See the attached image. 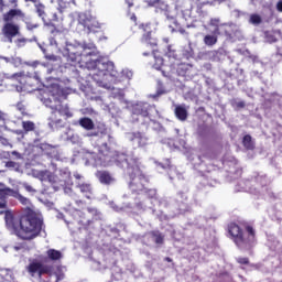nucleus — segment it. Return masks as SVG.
<instances>
[{
    "instance_id": "5fc2aeb1",
    "label": "nucleus",
    "mask_w": 282,
    "mask_h": 282,
    "mask_svg": "<svg viewBox=\"0 0 282 282\" xmlns=\"http://www.w3.org/2000/svg\"><path fill=\"white\" fill-rule=\"evenodd\" d=\"M76 180H80V175H75Z\"/></svg>"
},
{
    "instance_id": "b1692460",
    "label": "nucleus",
    "mask_w": 282,
    "mask_h": 282,
    "mask_svg": "<svg viewBox=\"0 0 282 282\" xmlns=\"http://www.w3.org/2000/svg\"><path fill=\"white\" fill-rule=\"evenodd\" d=\"M35 12L40 19H45L46 13H45V4H43L40 0H35L33 2Z\"/></svg>"
},
{
    "instance_id": "4d7b16f0",
    "label": "nucleus",
    "mask_w": 282,
    "mask_h": 282,
    "mask_svg": "<svg viewBox=\"0 0 282 282\" xmlns=\"http://www.w3.org/2000/svg\"><path fill=\"white\" fill-rule=\"evenodd\" d=\"M143 56H149V53H143Z\"/></svg>"
},
{
    "instance_id": "09e8293b",
    "label": "nucleus",
    "mask_w": 282,
    "mask_h": 282,
    "mask_svg": "<svg viewBox=\"0 0 282 282\" xmlns=\"http://www.w3.org/2000/svg\"><path fill=\"white\" fill-rule=\"evenodd\" d=\"M96 135H98V132H94V133L88 134L89 138H93V137H96Z\"/></svg>"
},
{
    "instance_id": "6ab92c4d",
    "label": "nucleus",
    "mask_w": 282,
    "mask_h": 282,
    "mask_svg": "<svg viewBox=\"0 0 282 282\" xmlns=\"http://www.w3.org/2000/svg\"><path fill=\"white\" fill-rule=\"evenodd\" d=\"M19 8V0H0V12Z\"/></svg>"
},
{
    "instance_id": "f257e3e1",
    "label": "nucleus",
    "mask_w": 282,
    "mask_h": 282,
    "mask_svg": "<svg viewBox=\"0 0 282 282\" xmlns=\"http://www.w3.org/2000/svg\"><path fill=\"white\" fill-rule=\"evenodd\" d=\"M12 197V188H0V215H4V224L10 235L19 238L20 241H34L41 237L43 219L36 213H26L19 217L8 207V198Z\"/></svg>"
},
{
    "instance_id": "3c124183",
    "label": "nucleus",
    "mask_w": 282,
    "mask_h": 282,
    "mask_svg": "<svg viewBox=\"0 0 282 282\" xmlns=\"http://www.w3.org/2000/svg\"><path fill=\"white\" fill-rule=\"evenodd\" d=\"M25 1V3H34V1H36V0H24Z\"/></svg>"
},
{
    "instance_id": "de8ad7c7",
    "label": "nucleus",
    "mask_w": 282,
    "mask_h": 282,
    "mask_svg": "<svg viewBox=\"0 0 282 282\" xmlns=\"http://www.w3.org/2000/svg\"><path fill=\"white\" fill-rule=\"evenodd\" d=\"M53 21H58V15L56 13L53 14Z\"/></svg>"
},
{
    "instance_id": "20e7f679",
    "label": "nucleus",
    "mask_w": 282,
    "mask_h": 282,
    "mask_svg": "<svg viewBox=\"0 0 282 282\" xmlns=\"http://www.w3.org/2000/svg\"><path fill=\"white\" fill-rule=\"evenodd\" d=\"M45 107L51 109V116L48 117V127L52 131H58L63 129L65 123L61 117L65 116L66 119L74 118V112L69 109V105L64 104L59 97L52 95L44 100Z\"/></svg>"
},
{
    "instance_id": "4c0bfd02",
    "label": "nucleus",
    "mask_w": 282,
    "mask_h": 282,
    "mask_svg": "<svg viewBox=\"0 0 282 282\" xmlns=\"http://www.w3.org/2000/svg\"><path fill=\"white\" fill-rule=\"evenodd\" d=\"M165 56H167V58H177V53L171 47V45H169Z\"/></svg>"
},
{
    "instance_id": "a211bd4d",
    "label": "nucleus",
    "mask_w": 282,
    "mask_h": 282,
    "mask_svg": "<svg viewBox=\"0 0 282 282\" xmlns=\"http://www.w3.org/2000/svg\"><path fill=\"white\" fill-rule=\"evenodd\" d=\"M210 25H214V34H225V36H230V32H228V26L221 25L219 26V19H212Z\"/></svg>"
},
{
    "instance_id": "6e6d98bb",
    "label": "nucleus",
    "mask_w": 282,
    "mask_h": 282,
    "mask_svg": "<svg viewBox=\"0 0 282 282\" xmlns=\"http://www.w3.org/2000/svg\"><path fill=\"white\" fill-rule=\"evenodd\" d=\"M76 204H83V200H76Z\"/></svg>"
},
{
    "instance_id": "0eeeda50",
    "label": "nucleus",
    "mask_w": 282,
    "mask_h": 282,
    "mask_svg": "<svg viewBox=\"0 0 282 282\" xmlns=\"http://www.w3.org/2000/svg\"><path fill=\"white\" fill-rule=\"evenodd\" d=\"M86 67H88V69H97V73L93 75V79L97 85H102L105 76L113 70V63L102 62L100 59H88Z\"/></svg>"
},
{
    "instance_id": "f3484780",
    "label": "nucleus",
    "mask_w": 282,
    "mask_h": 282,
    "mask_svg": "<svg viewBox=\"0 0 282 282\" xmlns=\"http://www.w3.org/2000/svg\"><path fill=\"white\" fill-rule=\"evenodd\" d=\"M149 109H151V106L147 102L137 104L133 113L134 116H142V118H149Z\"/></svg>"
},
{
    "instance_id": "37998d69",
    "label": "nucleus",
    "mask_w": 282,
    "mask_h": 282,
    "mask_svg": "<svg viewBox=\"0 0 282 282\" xmlns=\"http://www.w3.org/2000/svg\"><path fill=\"white\" fill-rule=\"evenodd\" d=\"M276 9H278L279 12H282V1H279L276 3Z\"/></svg>"
},
{
    "instance_id": "7ed1b4c3",
    "label": "nucleus",
    "mask_w": 282,
    "mask_h": 282,
    "mask_svg": "<svg viewBox=\"0 0 282 282\" xmlns=\"http://www.w3.org/2000/svg\"><path fill=\"white\" fill-rule=\"evenodd\" d=\"M28 21V13L21 8L7 9L2 12V26L0 36L4 43H14L17 36H21V22Z\"/></svg>"
},
{
    "instance_id": "c03bdc74",
    "label": "nucleus",
    "mask_w": 282,
    "mask_h": 282,
    "mask_svg": "<svg viewBox=\"0 0 282 282\" xmlns=\"http://www.w3.org/2000/svg\"><path fill=\"white\" fill-rule=\"evenodd\" d=\"M12 155H15V158H18V160H21V153L13 151Z\"/></svg>"
},
{
    "instance_id": "f03ea898",
    "label": "nucleus",
    "mask_w": 282,
    "mask_h": 282,
    "mask_svg": "<svg viewBox=\"0 0 282 282\" xmlns=\"http://www.w3.org/2000/svg\"><path fill=\"white\" fill-rule=\"evenodd\" d=\"M112 160L116 166L123 169L127 175H129L131 180L129 187L132 193H143L147 191L149 177H147L140 169V159L133 156L132 154L118 152L113 155Z\"/></svg>"
},
{
    "instance_id": "393cba45",
    "label": "nucleus",
    "mask_w": 282,
    "mask_h": 282,
    "mask_svg": "<svg viewBox=\"0 0 282 282\" xmlns=\"http://www.w3.org/2000/svg\"><path fill=\"white\" fill-rule=\"evenodd\" d=\"M77 187L79 188L80 193L85 195L87 199H91V195H93L91 184L83 183L77 185Z\"/></svg>"
},
{
    "instance_id": "aec40b11",
    "label": "nucleus",
    "mask_w": 282,
    "mask_h": 282,
    "mask_svg": "<svg viewBox=\"0 0 282 282\" xmlns=\"http://www.w3.org/2000/svg\"><path fill=\"white\" fill-rule=\"evenodd\" d=\"M264 37L268 43H276L281 39V30L265 31Z\"/></svg>"
},
{
    "instance_id": "ddd939ff",
    "label": "nucleus",
    "mask_w": 282,
    "mask_h": 282,
    "mask_svg": "<svg viewBox=\"0 0 282 282\" xmlns=\"http://www.w3.org/2000/svg\"><path fill=\"white\" fill-rule=\"evenodd\" d=\"M128 140L138 147H147V137L142 132H129Z\"/></svg>"
},
{
    "instance_id": "39448f33",
    "label": "nucleus",
    "mask_w": 282,
    "mask_h": 282,
    "mask_svg": "<svg viewBox=\"0 0 282 282\" xmlns=\"http://www.w3.org/2000/svg\"><path fill=\"white\" fill-rule=\"evenodd\" d=\"M243 229L235 221L227 225V232L230 236L231 241L239 250H251L257 243V230L250 224L245 225Z\"/></svg>"
},
{
    "instance_id": "7c9ffc66",
    "label": "nucleus",
    "mask_w": 282,
    "mask_h": 282,
    "mask_svg": "<svg viewBox=\"0 0 282 282\" xmlns=\"http://www.w3.org/2000/svg\"><path fill=\"white\" fill-rule=\"evenodd\" d=\"M22 129L24 133L36 131V123H34V121L31 120L22 121Z\"/></svg>"
},
{
    "instance_id": "2f4dec72",
    "label": "nucleus",
    "mask_w": 282,
    "mask_h": 282,
    "mask_svg": "<svg viewBox=\"0 0 282 282\" xmlns=\"http://www.w3.org/2000/svg\"><path fill=\"white\" fill-rule=\"evenodd\" d=\"M153 57H154V69H160L164 65V58L162 56L158 55V51L153 50L152 51Z\"/></svg>"
},
{
    "instance_id": "c756f323",
    "label": "nucleus",
    "mask_w": 282,
    "mask_h": 282,
    "mask_svg": "<svg viewBox=\"0 0 282 282\" xmlns=\"http://www.w3.org/2000/svg\"><path fill=\"white\" fill-rule=\"evenodd\" d=\"M12 43H14L15 47L21 48V47H25V45H26L28 43H30V39L23 36L22 34H20V36H17V37L13 40Z\"/></svg>"
},
{
    "instance_id": "4468645a",
    "label": "nucleus",
    "mask_w": 282,
    "mask_h": 282,
    "mask_svg": "<svg viewBox=\"0 0 282 282\" xmlns=\"http://www.w3.org/2000/svg\"><path fill=\"white\" fill-rule=\"evenodd\" d=\"M176 74L183 78H191L193 76V65L181 63L176 67Z\"/></svg>"
},
{
    "instance_id": "58836bf2",
    "label": "nucleus",
    "mask_w": 282,
    "mask_h": 282,
    "mask_svg": "<svg viewBox=\"0 0 282 282\" xmlns=\"http://www.w3.org/2000/svg\"><path fill=\"white\" fill-rule=\"evenodd\" d=\"M236 261H237V263H239V265H250L249 258L239 257L236 259Z\"/></svg>"
},
{
    "instance_id": "f8f14e48",
    "label": "nucleus",
    "mask_w": 282,
    "mask_h": 282,
    "mask_svg": "<svg viewBox=\"0 0 282 282\" xmlns=\"http://www.w3.org/2000/svg\"><path fill=\"white\" fill-rule=\"evenodd\" d=\"M95 175L100 184H104L105 186H110V184L116 182V178L110 174L109 171H97Z\"/></svg>"
},
{
    "instance_id": "cd10ccee",
    "label": "nucleus",
    "mask_w": 282,
    "mask_h": 282,
    "mask_svg": "<svg viewBox=\"0 0 282 282\" xmlns=\"http://www.w3.org/2000/svg\"><path fill=\"white\" fill-rule=\"evenodd\" d=\"M150 236L152 237L156 246H162L164 243V235L160 232V230L150 231Z\"/></svg>"
},
{
    "instance_id": "2eb2a0df",
    "label": "nucleus",
    "mask_w": 282,
    "mask_h": 282,
    "mask_svg": "<svg viewBox=\"0 0 282 282\" xmlns=\"http://www.w3.org/2000/svg\"><path fill=\"white\" fill-rule=\"evenodd\" d=\"M87 58V55H83V54H78V53H75V52H67V61L68 63H73V64H79V65H87V61L89 59H86Z\"/></svg>"
},
{
    "instance_id": "423d86ee",
    "label": "nucleus",
    "mask_w": 282,
    "mask_h": 282,
    "mask_svg": "<svg viewBox=\"0 0 282 282\" xmlns=\"http://www.w3.org/2000/svg\"><path fill=\"white\" fill-rule=\"evenodd\" d=\"M26 272L30 274V276H39V279H42L43 275L46 274L43 282H58L65 279V273H63L61 269L54 271L53 265L43 264V262L37 260H33L29 263L26 267Z\"/></svg>"
},
{
    "instance_id": "1a4fd4ad",
    "label": "nucleus",
    "mask_w": 282,
    "mask_h": 282,
    "mask_svg": "<svg viewBox=\"0 0 282 282\" xmlns=\"http://www.w3.org/2000/svg\"><path fill=\"white\" fill-rule=\"evenodd\" d=\"M8 78L9 80L17 83V87H20L21 89H30L34 87V77L28 76L24 73H14Z\"/></svg>"
},
{
    "instance_id": "6e6552de",
    "label": "nucleus",
    "mask_w": 282,
    "mask_h": 282,
    "mask_svg": "<svg viewBox=\"0 0 282 282\" xmlns=\"http://www.w3.org/2000/svg\"><path fill=\"white\" fill-rule=\"evenodd\" d=\"M152 6L153 8H155V12H158L159 14H164L167 21H173V23H175V19L177 18V11L171 9V7L166 2L162 0H154Z\"/></svg>"
},
{
    "instance_id": "e433bc0d",
    "label": "nucleus",
    "mask_w": 282,
    "mask_h": 282,
    "mask_svg": "<svg viewBox=\"0 0 282 282\" xmlns=\"http://www.w3.org/2000/svg\"><path fill=\"white\" fill-rule=\"evenodd\" d=\"M231 107L235 109H245L246 108V101H237L235 99L231 100Z\"/></svg>"
},
{
    "instance_id": "c85d7f7f",
    "label": "nucleus",
    "mask_w": 282,
    "mask_h": 282,
    "mask_svg": "<svg viewBox=\"0 0 282 282\" xmlns=\"http://www.w3.org/2000/svg\"><path fill=\"white\" fill-rule=\"evenodd\" d=\"M220 35L221 34H215V33L214 35L207 34L204 36L203 41L207 45V47H213V45H217V41H218L217 36H220Z\"/></svg>"
},
{
    "instance_id": "412c9836",
    "label": "nucleus",
    "mask_w": 282,
    "mask_h": 282,
    "mask_svg": "<svg viewBox=\"0 0 282 282\" xmlns=\"http://www.w3.org/2000/svg\"><path fill=\"white\" fill-rule=\"evenodd\" d=\"M174 113L177 118V120H181V122H184L188 118V110L184 106H176Z\"/></svg>"
},
{
    "instance_id": "79ce46f5",
    "label": "nucleus",
    "mask_w": 282,
    "mask_h": 282,
    "mask_svg": "<svg viewBox=\"0 0 282 282\" xmlns=\"http://www.w3.org/2000/svg\"><path fill=\"white\" fill-rule=\"evenodd\" d=\"M47 25H48L50 28H52L51 34H56V33H58V30L56 29V26H55L54 24L48 23Z\"/></svg>"
},
{
    "instance_id": "a19ab883",
    "label": "nucleus",
    "mask_w": 282,
    "mask_h": 282,
    "mask_svg": "<svg viewBox=\"0 0 282 282\" xmlns=\"http://www.w3.org/2000/svg\"><path fill=\"white\" fill-rule=\"evenodd\" d=\"M129 19L133 23V25H138V17L135 13H129Z\"/></svg>"
},
{
    "instance_id": "473e14b6",
    "label": "nucleus",
    "mask_w": 282,
    "mask_h": 282,
    "mask_svg": "<svg viewBox=\"0 0 282 282\" xmlns=\"http://www.w3.org/2000/svg\"><path fill=\"white\" fill-rule=\"evenodd\" d=\"M249 23H251V25H261V23H263V19L258 13H252L249 17Z\"/></svg>"
},
{
    "instance_id": "c9c22d12",
    "label": "nucleus",
    "mask_w": 282,
    "mask_h": 282,
    "mask_svg": "<svg viewBox=\"0 0 282 282\" xmlns=\"http://www.w3.org/2000/svg\"><path fill=\"white\" fill-rule=\"evenodd\" d=\"M25 28L29 32H32L33 30L39 29V23L30 22L28 20L24 21Z\"/></svg>"
},
{
    "instance_id": "49530a36",
    "label": "nucleus",
    "mask_w": 282,
    "mask_h": 282,
    "mask_svg": "<svg viewBox=\"0 0 282 282\" xmlns=\"http://www.w3.org/2000/svg\"><path fill=\"white\" fill-rule=\"evenodd\" d=\"M164 261H166L167 263H173V259L170 258V257H166V258L164 259Z\"/></svg>"
},
{
    "instance_id": "13d9d810",
    "label": "nucleus",
    "mask_w": 282,
    "mask_h": 282,
    "mask_svg": "<svg viewBox=\"0 0 282 282\" xmlns=\"http://www.w3.org/2000/svg\"><path fill=\"white\" fill-rule=\"evenodd\" d=\"M110 75H111V76H116V74H113V73H110Z\"/></svg>"
},
{
    "instance_id": "603ef678",
    "label": "nucleus",
    "mask_w": 282,
    "mask_h": 282,
    "mask_svg": "<svg viewBox=\"0 0 282 282\" xmlns=\"http://www.w3.org/2000/svg\"><path fill=\"white\" fill-rule=\"evenodd\" d=\"M162 93H156L153 98H158Z\"/></svg>"
},
{
    "instance_id": "a878e982",
    "label": "nucleus",
    "mask_w": 282,
    "mask_h": 282,
    "mask_svg": "<svg viewBox=\"0 0 282 282\" xmlns=\"http://www.w3.org/2000/svg\"><path fill=\"white\" fill-rule=\"evenodd\" d=\"M84 28H87L88 32H96V30H100V24L95 20H84Z\"/></svg>"
},
{
    "instance_id": "5701e85b",
    "label": "nucleus",
    "mask_w": 282,
    "mask_h": 282,
    "mask_svg": "<svg viewBox=\"0 0 282 282\" xmlns=\"http://www.w3.org/2000/svg\"><path fill=\"white\" fill-rule=\"evenodd\" d=\"M11 197H14V199H18V202H20L22 206H30L31 204L30 198L21 195V193H19V191L17 189H12Z\"/></svg>"
},
{
    "instance_id": "864d4df0",
    "label": "nucleus",
    "mask_w": 282,
    "mask_h": 282,
    "mask_svg": "<svg viewBox=\"0 0 282 282\" xmlns=\"http://www.w3.org/2000/svg\"><path fill=\"white\" fill-rule=\"evenodd\" d=\"M18 108H19L20 111H25V108H23V107L18 106Z\"/></svg>"
},
{
    "instance_id": "72a5a7b5",
    "label": "nucleus",
    "mask_w": 282,
    "mask_h": 282,
    "mask_svg": "<svg viewBox=\"0 0 282 282\" xmlns=\"http://www.w3.org/2000/svg\"><path fill=\"white\" fill-rule=\"evenodd\" d=\"M7 169H12V171H15L19 173L21 171V163L14 162V161H8L6 163Z\"/></svg>"
},
{
    "instance_id": "9b49d317",
    "label": "nucleus",
    "mask_w": 282,
    "mask_h": 282,
    "mask_svg": "<svg viewBox=\"0 0 282 282\" xmlns=\"http://www.w3.org/2000/svg\"><path fill=\"white\" fill-rule=\"evenodd\" d=\"M139 28L142 30V43L145 45H151V47L158 46V42L151 37V24H140Z\"/></svg>"
},
{
    "instance_id": "ea45409f",
    "label": "nucleus",
    "mask_w": 282,
    "mask_h": 282,
    "mask_svg": "<svg viewBox=\"0 0 282 282\" xmlns=\"http://www.w3.org/2000/svg\"><path fill=\"white\" fill-rule=\"evenodd\" d=\"M22 186H23L24 191H26V193H36V189L28 183H23Z\"/></svg>"
},
{
    "instance_id": "a18cd8bd",
    "label": "nucleus",
    "mask_w": 282,
    "mask_h": 282,
    "mask_svg": "<svg viewBox=\"0 0 282 282\" xmlns=\"http://www.w3.org/2000/svg\"><path fill=\"white\" fill-rule=\"evenodd\" d=\"M51 45H55V47H58V42H56V40H52Z\"/></svg>"
},
{
    "instance_id": "f704fd0d",
    "label": "nucleus",
    "mask_w": 282,
    "mask_h": 282,
    "mask_svg": "<svg viewBox=\"0 0 282 282\" xmlns=\"http://www.w3.org/2000/svg\"><path fill=\"white\" fill-rule=\"evenodd\" d=\"M143 193L147 195L148 199H155V197H158V191L152 189V188L145 187Z\"/></svg>"
},
{
    "instance_id": "8fccbe9b",
    "label": "nucleus",
    "mask_w": 282,
    "mask_h": 282,
    "mask_svg": "<svg viewBox=\"0 0 282 282\" xmlns=\"http://www.w3.org/2000/svg\"><path fill=\"white\" fill-rule=\"evenodd\" d=\"M251 268H256V270H259V264H250Z\"/></svg>"
},
{
    "instance_id": "4be33fe9",
    "label": "nucleus",
    "mask_w": 282,
    "mask_h": 282,
    "mask_svg": "<svg viewBox=\"0 0 282 282\" xmlns=\"http://www.w3.org/2000/svg\"><path fill=\"white\" fill-rule=\"evenodd\" d=\"M79 124L86 131H91L96 127V124L94 123V120H91V118H88V117L80 118L79 119Z\"/></svg>"
},
{
    "instance_id": "bb28decb",
    "label": "nucleus",
    "mask_w": 282,
    "mask_h": 282,
    "mask_svg": "<svg viewBox=\"0 0 282 282\" xmlns=\"http://www.w3.org/2000/svg\"><path fill=\"white\" fill-rule=\"evenodd\" d=\"M242 147H245L247 151H254V141H252V135L246 134L242 138Z\"/></svg>"
},
{
    "instance_id": "9d476101",
    "label": "nucleus",
    "mask_w": 282,
    "mask_h": 282,
    "mask_svg": "<svg viewBox=\"0 0 282 282\" xmlns=\"http://www.w3.org/2000/svg\"><path fill=\"white\" fill-rule=\"evenodd\" d=\"M87 212L91 215V219L85 217V213L80 212L79 209L75 210V217H79L77 219L78 224L82 226H89L94 220L100 219V212L96 207H88Z\"/></svg>"
},
{
    "instance_id": "dca6fc26",
    "label": "nucleus",
    "mask_w": 282,
    "mask_h": 282,
    "mask_svg": "<svg viewBox=\"0 0 282 282\" xmlns=\"http://www.w3.org/2000/svg\"><path fill=\"white\" fill-rule=\"evenodd\" d=\"M63 259V252L56 249H48L46 251V258L44 259V263L52 262L57 263V261H61Z\"/></svg>"
}]
</instances>
